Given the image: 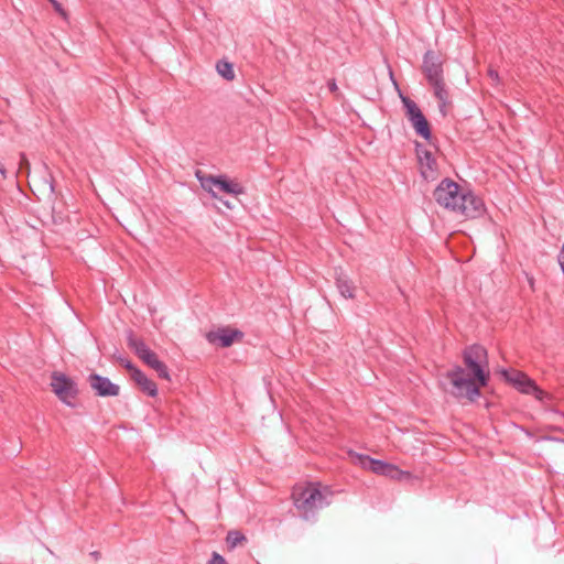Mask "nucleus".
I'll list each match as a JSON object with an SVG mask.
<instances>
[{
	"instance_id": "obj_6",
	"label": "nucleus",
	"mask_w": 564,
	"mask_h": 564,
	"mask_svg": "<svg viewBox=\"0 0 564 564\" xmlns=\"http://www.w3.org/2000/svg\"><path fill=\"white\" fill-rule=\"evenodd\" d=\"M52 391L65 404L74 406L78 394L76 382L62 372H53L51 381Z\"/></svg>"
},
{
	"instance_id": "obj_19",
	"label": "nucleus",
	"mask_w": 564,
	"mask_h": 564,
	"mask_svg": "<svg viewBox=\"0 0 564 564\" xmlns=\"http://www.w3.org/2000/svg\"><path fill=\"white\" fill-rule=\"evenodd\" d=\"M155 371L160 378L165 379L167 381L171 380L170 372L165 364L161 365V367L155 369Z\"/></svg>"
},
{
	"instance_id": "obj_22",
	"label": "nucleus",
	"mask_w": 564,
	"mask_h": 564,
	"mask_svg": "<svg viewBox=\"0 0 564 564\" xmlns=\"http://www.w3.org/2000/svg\"><path fill=\"white\" fill-rule=\"evenodd\" d=\"M487 74L494 84H496V85L500 84L499 73L496 69L489 67Z\"/></svg>"
},
{
	"instance_id": "obj_10",
	"label": "nucleus",
	"mask_w": 564,
	"mask_h": 564,
	"mask_svg": "<svg viewBox=\"0 0 564 564\" xmlns=\"http://www.w3.org/2000/svg\"><path fill=\"white\" fill-rule=\"evenodd\" d=\"M128 347L149 367L153 365L158 359V355L151 350L143 339L129 333L127 337Z\"/></svg>"
},
{
	"instance_id": "obj_8",
	"label": "nucleus",
	"mask_w": 564,
	"mask_h": 564,
	"mask_svg": "<svg viewBox=\"0 0 564 564\" xmlns=\"http://www.w3.org/2000/svg\"><path fill=\"white\" fill-rule=\"evenodd\" d=\"M203 187L207 189L213 197H217L216 193L212 189V186L217 187L219 191L232 194L240 195L243 193V187L237 183L229 181L225 175L219 176H208L205 178V182L202 183Z\"/></svg>"
},
{
	"instance_id": "obj_11",
	"label": "nucleus",
	"mask_w": 564,
	"mask_h": 564,
	"mask_svg": "<svg viewBox=\"0 0 564 564\" xmlns=\"http://www.w3.org/2000/svg\"><path fill=\"white\" fill-rule=\"evenodd\" d=\"M88 382L91 389L99 397H117L120 392V387L112 383L107 377L97 373H91L88 377Z\"/></svg>"
},
{
	"instance_id": "obj_25",
	"label": "nucleus",
	"mask_w": 564,
	"mask_h": 564,
	"mask_svg": "<svg viewBox=\"0 0 564 564\" xmlns=\"http://www.w3.org/2000/svg\"><path fill=\"white\" fill-rule=\"evenodd\" d=\"M328 88L332 93H336L338 90V87H337V84L335 82V79H330L328 82Z\"/></svg>"
},
{
	"instance_id": "obj_4",
	"label": "nucleus",
	"mask_w": 564,
	"mask_h": 564,
	"mask_svg": "<svg viewBox=\"0 0 564 564\" xmlns=\"http://www.w3.org/2000/svg\"><path fill=\"white\" fill-rule=\"evenodd\" d=\"M421 69L438 101L441 115L446 117L452 108V99L444 78L443 57L435 51H426L423 55Z\"/></svg>"
},
{
	"instance_id": "obj_20",
	"label": "nucleus",
	"mask_w": 564,
	"mask_h": 564,
	"mask_svg": "<svg viewBox=\"0 0 564 564\" xmlns=\"http://www.w3.org/2000/svg\"><path fill=\"white\" fill-rule=\"evenodd\" d=\"M121 365L130 372L131 378L134 376V370H140L128 359H121Z\"/></svg>"
},
{
	"instance_id": "obj_24",
	"label": "nucleus",
	"mask_w": 564,
	"mask_h": 564,
	"mask_svg": "<svg viewBox=\"0 0 564 564\" xmlns=\"http://www.w3.org/2000/svg\"><path fill=\"white\" fill-rule=\"evenodd\" d=\"M558 263H560L561 269H562V271L564 273V245L562 246L561 251L558 253Z\"/></svg>"
},
{
	"instance_id": "obj_12",
	"label": "nucleus",
	"mask_w": 564,
	"mask_h": 564,
	"mask_svg": "<svg viewBox=\"0 0 564 564\" xmlns=\"http://www.w3.org/2000/svg\"><path fill=\"white\" fill-rule=\"evenodd\" d=\"M417 158L421 166L422 176L425 180H434L437 172V164L432 153L427 150H417Z\"/></svg>"
},
{
	"instance_id": "obj_23",
	"label": "nucleus",
	"mask_w": 564,
	"mask_h": 564,
	"mask_svg": "<svg viewBox=\"0 0 564 564\" xmlns=\"http://www.w3.org/2000/svg\"><path fill=\"white\" fill-rule=\"evenodd\" d=\"M50 2L53 4L55 11H57L62 15H65V11H64L62 4L57 0H50Z\"/></svg>"
},
{
	"instance_id": "obj_17",
	"label": "nucleus",
	"mask_w": 564,
	"mask_h": 564,
	"mask_svg": "<svg viewBox=\"0 0 564 564\" xmlns=\"http://www.w3.org/2000/svg\"><path fill=\"white\" fill-rule=\"evenodd\" d=\"M216 69L218 74L227 80H232L235 78L232 64L227 61H219L216 65Z\"/></svg>"
},
{
	"instance_id": "obj_14",
	"label": "nucleus",
	"mask_w": 564,
	"mask_h": 564,
	"mask_svg": "<svg viewBox=\"0 0 564 564\" xmlns=\"http://www.w3.org/2000/svg\"><path fill=\"white\" fill-rule=\"evenodd\" d=\"M415 132L425 140H430L432 138L431 128L429 121L425 116L422 113L412 120H410Z\"/></svg>"
},
{
	"instance_id": "obj_16",
	"label": "nucleus",
	"mask_w": 564,
	"mask_h": 564,
	"mask_svg": "<svg viewBox=\"0 0 564 564\" xmlns=\"http://www.w3.org/2000/svg\"><path fill=\"white\" fill-rule=\"evenodd\" d=\"M401 100L405 109V116L409 119V121L423 113L419 106L415 104V101H413L409 97L401 95Z\"/></svg>"
},
{
	"instance_id": "obj_7",
	"label": "nucleus",
	"mask_w": 564,
	"mask_h": 564,
	"mask_svg": "<svg viewBox=\"0 0 564 564\" xmlns=\"http://www.w3.org/2000/svg\"><path fill=\"white\" fill-rule=\"evenodd\" d=\"M502 376L507 381L513 384L522 393L534 394L538 400H542L546 393L540 389L535 382L530 379L525 373L517 370H502Z\"/></svg>"
},
{
	"instance_id": "obj_13",
	"label": "nucleus",
	"mask_w": 564,
	"mask_h": 564,
	"mask_svg": "<svg viewBox=\"0 0 564 564\" xmlns=\"http://www.w3.org/2000/svg\"><path fill=\"white\" fill-rule=\"evenodd\" d=\"M133 382L139 387V389L150 395L156 397L158 387L156 383L147 377V375L141 370H134V376L131 378Z\"/></svg>"
},
{
	"instance_id": "obj_28",
	"label": "nucleus",
	"mask_w": 564,
	"mask_h": 564,
	"mask_svg": "<svg viewBox=\"0 0 564 564\" xmlns=\"http://www.w3.org/2000/svg\"><path fill=\"white\" fill-rule=\"evenodd\" d=\"M91 555H93L94 557H98L99 553H98V552H93V553H91Z\"/></svg>"
},
{
	"instance_id": "obj_21",
	"label": "nucleus",
	"mask_w": 564,
	"mask_h": 564,
	"mask_svg": "<svg viewBox=\"0 0 564 564\" xmlns=\"http://www.w3.org/2000/svg\"><path fill=\"white\" fill-rule=\"evenodd\" d=\"M207 564H227V562L220 554L214 552Z\"/></svg>"
},
{
	"instance_id": "obj_3",
	"label": "nucleus",
	"mask_w": 564,
	"mask_h": 564,
	"mask_svg": "<svg viewBox=\"0 0 564 564\" xmlns=\"http://www.w3.org/2000/svg\"><path fill=\"white\" fill-rule=\"evenodd\" d=\"M333 491L321 482H307L293 488L292 499L304 520H314L318 510L330 505Z\"/></svg>"
},
{
	"instance_id": "obj_29",
	"label": "nucleus",
	"mask_w": 564,
	"mask_h": 564,
	"mask_svg": "<svg viewBox=\"0 0 564 564\" xmlns=\"http://www.w3.org/2000/svg\"><path fill=\"white\" fill-rule=\"evenodd\" d=\"M0 173H1L2 175H4V174H6L4 169H0Z\"/></svg>"
},
{
	"instance_id": "obj_9",
	"label": "nucleus",
	"mask_w": 564,
	"mask_h": 564,
	"mask_svg": "<svg viewBox=\"0 0 564 564\" xmlns=\"http://www.w3.org/2000/svg\"><path fill=\"white\" fill-rule=\"evenodd\" d=\"M242 337V332L229 327H220L217 330H212L206 334L208 343L223 348L230 347L235 341H240Z\"/></svg>"
},
{
	"instance_id": "obj_2",
	"label": "nucleus",
	"mask_w": 564,
	"mask_h": 564,
	"mask_svg": "<svg viewBox=\"0 0 564 564\" xmlns=\"http://www.w3.org/2000/svg\"><path fill=\"white\" fill-rule=\"evenodd\" d=\"M436 203L466 218H477L485 213V204L481 198L471 192H465L451 178H444L433 193Z\"/></svg>"
},
{
	"instance_id": "obj_18",
	"label": "nucleus",
	"mask_w": 564,
	"mask_h": 564,
	"mask_svg": "<svg viewBox=\"0 0 564 564\" xmlns=\"http://www.w3.org/2000/svg\"><path fill=\"white\" fill-rule=\"evenodd\" d=\"M246 541V536L239 531H229L226 538V544L228 549L232 550L238 544Z\"/></svg>"
},
{
	"instance_id": "obj_15",
	"label": "nucleus",
	"mask_w": 564,
	"mask_h": 564,
	"mask_svg": "<svg viewBox=\"0 0 564 564\" xmlns=\"http://www.w3.org/2000/svg\"><path fill=\"white\" fill-rule=\"evenodd\" d=\"M336 286H337L339 293L345 299H354L355 297V286L351 283V281L343 273H337Z\"/></svg>"
},
{
	"instance_id": "obj_27",
	"label": "nucleus",
	"mask_w": 564,
	"mask_h": 564,
	"mask_svg": "<svg viewBox=\"0 0 564 564\" xmlns=\"http://www.w3.org/2000/svg\"><path fill=\"white\" fill-rule=\"evenodd\" d=\"M164 362L161 361L160 359H158L153 365H151L150 368H152L153 370L158 369L161 367V365H163Z\"/></svg>"
},
{
	"instance_id": "obj_5",
	"label": "nucleus",
	"mask_w": 564,
	"mask_h": 564,
	"mask_svg": "<svg viewBox=\"0 0 564 564\" xmlns=\"http://www.w3.org/2000/svg\"><path fill=\"white\" fill-rule=\"evenodd\" d=\"M356 458L358 459L360 466L364 469L370 470L373 474L384 476L394 480H409L412 478L411 473L401 470L398 466L393 464L380 459H375L361 454H356Z\"/></svg>"
},
{
	"instance_id": "obj_1",
	"label": "nucleus",
	"mask_w": 564,
	"mask_h": 564,
	"mask_svg": "<svg viewBox=\"0 0 564 564\" xmlns=\"http://www.w3.org/2000/svg\"><path fill=\"white\" fill-rule=\"evenodd\" d=\"M463 358L465 367H455L446 377L455 398L473 402L480 395V388L489 381L487 350L480 345H473L464 350Z\"/></svg>"
},
{
	"instance_id": "obj_26",
	"label": "nucleus",
	"mask_w": 564,
	"mask_h": 564,
	"mask_svg": "<svg viewBox=\"0 0 564 564\" xmlns=\"http://www.w3.org/2000/svg\"><path fill=\"white\" fill-rule=\"evenodd\" d=\"M20 156H21V166L25 165L28 167L29 166V161H28L25 154L21 153Z\"/></svg>"
}]
</instances>
